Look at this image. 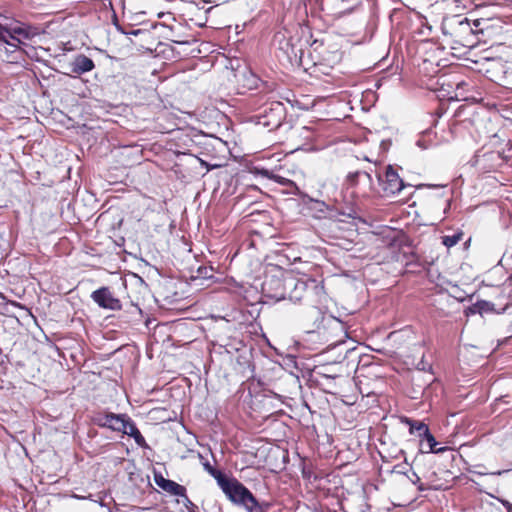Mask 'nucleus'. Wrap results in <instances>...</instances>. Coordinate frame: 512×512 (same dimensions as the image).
<instances>
[{
    "label": "nucleus",
    "instance_id": "1",
    "mask_svg": "<svg viewBox=\"0 0 512 512\" xmlns=\"http://www.w3.org/2000/svg\"><path fill=\"white\" fill-rule=\"evenodd\" d=\"M204 469L217 482L226 497L234 504L243 506L248 512H267L270 503L259 502L251 491L234 477H228L222 471L214 468L209 462L203 464Z\"/></svg>",
    "mask_w": 512,
    "mask_h": 512
},
{
    "label": "nucleus",
    "instance_id": "2",
    "mask_svg": "<svg viewBox=\"0 0 512 512\" xmlns=\"http://www.w3.org/2000/svg\"><path fill=\"white\" fill-rule=\"evenodd\" d=\"M288 299L293 303L304 304L307 307L314 308L319 314L326 310V293L323 285L315 279H296L287 278Z\"/></svg>",
    "mask_w": 512,
    "mask_h": 512
},
{
    "label": "nucleus",
    "instance_id": "3",
    "mask_svg": "<svg viewBox=\"0 0 512 512\" xmlns=\"http://www.w3.org/2000/svg\"><path fill=\"white\" fill-rule=\"evenodd\" d=\"M474 29V22L465 17L451 22L444 34L452 49L472 48L477 44Z\"/></svg>",
    "mask_w": 512,
    "mask_h": 512
},
{
    "label": "nucleus",
    "instance_id": "4",
    "mask_svg": "<svg viewBox=\"0 0 512 512\" xmlns=\"http://www.w3.org/2000/svg\"><path fill=\"white\" fill-rule=\"evenodd\" d=\"M485 73L491 81L512 90V63L501 58L488 59Z\"/></svg>",
    "mask_w": 512,
    "mask_h": 512
},
{
    "label": "nucleus",
    "instance_id": "5",
    "mask_svg": "<svg viewBox=\"0 0 512 512\" xmlns=\"http://www.w3.org/2000/svg\"><path fill=\"white\" fill-rule=\"evenodd\" d=\"M347 184L354 189V193L362 198H371L375 196L376 190L373 184V178L366 171H356L349 173Z\"/></svg>",
    "mask_w": 512,
    "mask_h": 512
},
{
    "label": "nucleus",
    "instance_id": "6",
    "mask_svg": "<svg viewBox=\"0 0 512 512\" xmlns=\"http://www.w3.org/2000/svg\"><path fill=\"white\" fill-rule=\"evenodd\" d=\"M473 22L477 43H488L502 34L503 26L497 20L480 18Z\"/></svg>",
    "mask_w": 512,
    "mask_h": 512
},
{
    "label": "nucleus",
    "instance_id": "7",
    "mask_svg": "<svg viewBox=\"0 0 512 512\" xmlns=\"http://www.w3.org/2000/svg\"><path fill=\"white\" fill-rule=\"evenodd\" d=\"M378 181L384 196L395 195L405 187L403 180L391 165L385 168L383 175H378Z\"/></svg>",
    "mask_w": 512,
    "mask_h": 512
},
{
    "label": "nucleus",
    "instance_id": "8",
    "mask_svg": "<svg viewBox=\"0 0 512 512\" xmlns=\"http://www.w3.org/2000/svg\"><path fill=\"white\" fill-rule=\"evenodd\" d=\"M288 290L287 278L266 276L262 283V291L267 298L280 301L286 298Z\"/></svg>",
    "mask_w": 512,
    "mask_h": 512
},
{
    "label": "nucleus",
    "instance_id": "9",
    "mask_svg": "<svg viewBox=\"0 0 512 512\" xmlns=\"http://www.w3.org/2000/svg\"><path fill=\"white\" fill-rule=\"evenodd\" d=\"M128 415L112 412H98L92 416V422L102 428H108L115 432L125 431V420Z\"/></svg>",
    "mask_w": 512,
    "mask_h": 512
},
{
    "label": "nucleus",
    "instance_id": "10",
    "mask_svg": "<svg viewBox=\"0 0 512 512\" xmlns=\"http://www.w3.org/2000/svg\"><path fill=\"white\" fill-rule=\"evenodd\" d=\"M92 300L101 308L109 310H120L121 301L114 296L108 287H101L91 294Z\"/></svg>",
    "mask_w": 512,
    "mask_h": 512
},
{
    "label": "nucleus",
    "instance_id": "11",
    "mask_svg": "<svg viewBox=\"0 0 512 512\" xmlns=\"http://www.w3.org/2000/svg\"><path fill=\"white\" fill-rule=\"evenodd\" d=\"M154 482L169 495L185 498V500L190 502L187 490L183 485H180L173 480L166 479L161 473H154Z\"/></svg>",
    "mask_w": 512,
    "mask_h": 512
},
{
    "label": "nucleus",
    "instance_id": "12",
    "mask_svg": "<svg viewBox=\"0 0 512 512\" xmlns=\"http://www.w3.org/2000/svg\"><path fill=\"white\" fill-rule=\"evenodd\" d=\"M25 51L21 47L9 44L8 41H0V58L10 64H19L25 60Z\"/></svg>",
    "mask_w": 512,
    "mask_h": 512
},
{
    "label": "nucleus",
    "instance_id": "13",
    "mask_svg": "<svg viewBox=\"0 0 512 512\" xmlns=\"http://www.w3.org/2000/svg\"><path fill=\"white\" fill-rule=\"evenodd\" d=\"M95 68L94 61L85 54L76 55L70 63L71 73L80 76Z\"/></svg>",
    "mask_w": 512,
    "mask_h": 512
},
{
    "label": "nucleus",
    "instance_id": "14",
    "mask_svg": "<svg viewBox=\"0 0 512 512\" xmlns=\"http://www.w3.org/2000/svg\"><path fill=\"white\" fill-rule=\"evenodd\" d=\"M420 441V451L422 453H440L447 450V447L437 448L438 442L435 437L428 430L421 438Z\"/></svg>",
    "mask_w": 512,
    "mask_h": 512
},
{
    "label": "nucleus",
    "instance_id": "15",
    "mask_svg": "<svg viewBox=\"0 0 512 512\" xmlns=\"http://www.w3.org/2000/svg\"><path fill=\"white\" fill-rule=\"evenodd\" d=\"M125 431H120L123 434H127L128 436L132 437L136 444L142 448H147V442L144 438V436L141 434L139 429L137 428L136 424L131 420L129 416H127L125 422Z\"/></svg>",
    "mask_w": 512,
    "mask_h": 512
},
{
    "label": "nucleus",
    "instance_id": "16",
    "mask_svg": "<svg viewBox=\"0 0 512 512\" xmlns=\"http://www.w3.org/2000/svg\"><path fill=\"white\" fill-rule=\"evenodd\" d=\"M305 204L311 212H314V217L316 218L326 217L327 213L331 210L330 206L324 201L313 199L311 197H307Z\"/></svg>",
    "mask_w": 512,
    "mask_h": 512
},
{
    "label": "nucleus",
    "instance_id": "17",
    "mask_svg": "<svg viewBox=\"0 0 512 512\" xmlns=\"http://www.w3.org/2000/svg\"><path fill=\"white\" fill-rule=\"evenodd\" d=\"M402 422L409 426V432L411 434H415L419 438H421L429 430V427L422 421L404 417Z\"/></svg>",
    "mask_w": 512,
    "mask_h": 512
},
{
    "label": "nucleus",
    "instance_id": "18",
    "mask_svg": "<svg viewBox=\"0 0 512 512\" xmlns=\"http://www.w3.org/2000/svg\"><path fill=\"white\" fill-rule=\"evenodd\" d=\"M464 233L462 231H458L453 235H445L442 237V244L447 248H451L458 244L463 239Z\"/></svg>",
    "mask_w": 512,
    "mask_h": 512
},
{
    "label": "nucleus",
    "instance_id": "19",
    "mask_svg": "<svg viewBox=\"0 0 512 512\" xmlns=\"http://www.w3.org/2000/svg\"><path fill=\"white\" fill-rule=\"evenodd\" d=\"M8 41L9 44H13L15 45L16 47H21L20 45L23 44V42L17 38L16 36H14L10 30L8 28H6V32H5V35L3 38H0V41Z\"/></svg>",
    "mask_w": 512,
    "mask_h": 512
},
{
    "label": "nucleus",
    "instance_id": "20",
    "mask_svg": "<svg viewBox=\"0 0 512 512\" xmlns=\"http://www.w3.org/2000/svg\"><path fill=\"white\" fill-rule=\"evenodd\" d=\"M413 475L415 477V480L411 479V481L417 485L419 491H425L428 489H438V487L435 485H425L416 473H413Z\"/></svg>",
    "mask_w": 512,
    "mask_h": 512
},
{
    "label": "nucleus",
    "instance_id": "21",
    "mask_svg": "<svg viewBox=\"0 0 512 512\" xmlns=\"http://www.w3.org/2000/svg\"><path fill=\"white\" fill-rule=\"evenodd\" d=\"M444 111H445V110L443 109V107H442L441 105H439V106L437 107L436 111H435V114H436L438 117H441V116H442V114L444 113Z\"/></svg>",
    "mask_w": 512,
    "mask_h": 512
},
{
    "label": "nucleus",
    "instance_id": "22",
    "mask_svg": "<svg viewBox=\"0 0 512 512\" xmlns=\"http://www.w3.org/2000/svg\"><path fill=\"white\" fill-rule=\"evenodd\" d=\"M6 32V27L0 23V38H3Z\"/></svg>",
    "mask_w": 512,
    "mask_h": 512
},
{
    "label": "nucleus",
    "instance_id": "23",
    "mask_svg": "<svg viewBox=\"0 0 512 512\" xmlns=\"http://www.w3.org/2000/svg\"><path fill=\"white\" fill-rule=\"evenodd\" d=\"M143 32H144V30H143V29H136V30H132V31L130 32V34H131V35H134V36H137V35H139V34H141V33H143Z\"/></svg>",
    "mask_w": 512,
    "mask_h": 512
},
{
    "label": "nucleus",
    "instance_id": "24",
    "mask_svg": "<svg viewBox=\"0 0 512 512\" xmlns=\"http://www.w3.org/2000/svg\"><path fill=\"white\" fill-rule=\"evenodd\" d=\"M359 390H360V393H361L362 395L370 396V395L372 394V392H370V391H366V392H365L364 390H362V388H361V387H359Z\"/></svg>",
    "mask_w": 512,
    "mask_h": 512
},
{
    "label": "nucleus",
    "instance_id": "25",
    "mask_svg": "<svg viewBox=\"0 0 512 512\" xmlns=\"http://www.w3.org/2000/svg\"><path fill=\"white\" fill-rule=\"evenodd\" d=\"M182 502L184 503V505H185L186 507H188V505H192V506H194V504L192 503V501H191V500H190V502H188L187 500H185V498H183Z\"/></svg>",
    "mask_w": 512,
    "mask_h": 512
},
{
    "label": "nucleus",
    "instance_id": "26",
    "mask_svg": "<svg viewBox=\"0 0 512 512\" xmlns=\"http://www.w3.org/2000/svg\"><path fill=\"white\" fill-rule=\"evenodd\" d=\"M280 123H281V115H279L276 123L274 124V127H278L280 125Z\"/></svg>",
    "mask_w": 512,
    "mask_h": 512
},
{
    "label": "nucleus",
    "instance_id": "27",
    "mask_svg": "<svg viewBox=\"0 0 512 512\" xmlns=\"http://www.w3.org/2000/svg\"><path fill=\"white\" fill-rule=\"evenodd\" d=\"M484 305H486V302H478L476 304V306L479 307V309H482Z\"/></svg>",
    "mask_w": 512,
    "mask_h": 512
},
{
    "label": "nucleus",
    "instance_id": "28",
    "mask_svg": "<svg viewBox=\"0 0 512 512\" xmlns=\"http://www.w3.org/2000/svg\"><path fill=\"white\" fill-rule=\"evenodd\" d=\"M506 508L508 512H512V504H508Z\"/></svg>",
    "mask_w": 512,
    "mask_h": 512
},
{
    "label": "nucleus",
    "instance_id": "29",
    "mask_svg": "<svg viewBox=\"0 0 512 512\" xmlns=\"http://www.w3.org/2000/svg\"><path fill=\"white\" fill-rule=\"evenodd\" d=\"M202 270H205V271H207V267H204V268H199V270H198V271H199V273H200V274H202Z\"/></svg>",
    "mask_w": 512,
    "mask_h": 512
},
{
    "label": "nucleus",
    "instance_id": "30",
    "mask_svg": "<svg viewBox=\"0 0 512 512\" xmlns=\"http://www.w3.org/2000/svg\"><path fill=\"white\" fill-rule=\"evenodd\" d=\"M156 26H157V24H156V23L151 24V27H152V28H155Z\"/></svg>",
    "mask_w": 512,
    "mask_h": 512
},
{
    "label": "nucleus",
    "instance_id": "31",
    "mask_svg": "<svg viewBox=\"0 0 512 512\" xmlns=\"http://www.w3.org/2000/svg\"><path fill=\"white\" fill-rule=\"evenodd\" d=\"M505 398V396H502L498 399V401H502Z\"/></svg>",
    "mask_w": 512,
    "mask_h": 512
},
{
    "label": "nucleus",
    "instance_id": "32",
    "mask_svg": "<svg viewBox=\"0 0 512 512\" xmlns=\"http://www.w3.org/2000/svg\"><path fill=\"white\" fill-rule=\"evenodd\" d=\"M163 15H164L163 13H159L158 17H163Z\"/></svg>",
    "mask_w": 512,
    "mask_h": 512
}]
</instances>
